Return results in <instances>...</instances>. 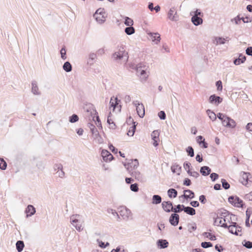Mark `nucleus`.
<instances>
[{
    "label": "nucleus",
    "instance_id": "nucleus-46",
    "mask_svg": "<svg viewBox=\"0 0 252 252\" xmlns=\"http://www.w3.org/2000/svg\"><path fill=\"white\" fill-rule=\"evenodd\" d=\"M55 174L61 178H63L65 176V173L63 171V169H61L60 170L57 171L56 172Z\"/></svg>",
    "mask_w": 252,
    "mask_h": 252
},
{
    "label": "nucleus",
    "instance_id": "nucleus-21",
    "mask_svg": "<svg viewBox=\"0 0 252 252\" xmlns=\"http://www.w3.org/2000/svg\"><path fill=\"white\" fill-rule=\"evenodd\" d=\"M184 195H182L181 197H184L185 199H187L188 198L192 199L194 197V192L189 190L187 189L185 190Z\"/></svg>",
    "mask_w": 252,
    "mask_h": 252
},
{
    "label": "nucleus",
    "instance_id": "nucleus-42",
    "mask_svg": "<svg viewBox=\"0 0 252 252\" xmlns=\"http://www.w3.org/2000/svg\"><path fill=\"white\" fill-rule=\"evenodd\" d=\"M159 132L158 130H154L151 133L152 140L159 139Z\"/></svg>",
    "mask_w": 252,
    "mask_h": 252
},
{
    "label": "nucleus",
    "instance_id": "nucleus-8",
    "mask_svg": "<svg viewBox=\"0 0 252 252\" xmlns=\"http://www.w3.org/2000/svg\"><path fill=\"white\" fill-rule=\"evenodd\" d=\"M128 172L130 174V175L135 177V178L138 181L143 182L144 181V177L143 175L138 170H132L130 169L129 167H126Z\"/></svg>",
    "mask_w": 252,
    "mask_h": 252
},
{
    "label": "nucleus",
    "instance_id": "nucleus-26",
    "mask_svg": "<svg viewBox=\"0 0 252 252\" xmlns=\"http://www.w3.org/2000/svg\"><path fill=\"white\" fill-rule=\"evenodd\" d=\"M211 169L207 166H204L200 168V172L203 176H207L209 175L211 173Z\"/></svg>",
    "mask_w": 252,
    "mask_h": 252
},
{
    "label": "nucleus",
    "instance_id": "nucleus-10",
    "mask_svg": "<svg viewBox=\"0 0 252 252\" xmlns=\"http://www.w3.org/2000/svg\"><path fill=\"white\" fill-rule=\"evenodd\" d=\"M133 104L136 107L137 114L140 118H143L145 115V108L143 104L140 103L139 101H135Z\"/></svg>",
    "mask_w": 252,
    "mask_h": 252
},
{
    "label": "nucleus",
    "instance_id": "nucleus-56",
    "mask_svg": "<svg viewBox=\"0 0 252 252\" xmlns=\"http://www.w3.org/2000/svg\"><path fill=\"white\" fill-rule=\"evenodd\" d=\"M62 169H63V166L61 163L56 164L54 165V170L56 172Z\"/></svg>",
    "mask_w": 252,
    "mask_h": 252
},
{
    "label": "nucleus",
    "instance_id": "nucleus-16",
    "mask_svg": "<svg viewBox=\"0 0 252 252\" xmlns=\"http://www.w3.org/2000/svg\"><path fill=\"white\" fill-rule=\"evenodd\" d=\"M101 156L105 161H110L113 158L112 155L108 151L103 150L101 152Z\"/></svg>",
    "mask_w": 252,
    "mask_h": 252
},
{
    "label": "nucleus",
    "instance_id": "nucleus-7",
    "mask_svg": "<svg viewBox=\"0 0 252 252\" xmlns=\"http://www.w3.org/2000/svg\"><path fill=\"white\" fill-rule=\"evenodd\" d=\"M119 213L123 218L126 220H128L129 218L132 216V213L130 210L126 207H120Z\"/></svg>",
    "mask_w": 252,
    "mask_h": 252
},
{
    "label": "nucleus",
    "instance_id": "nucleus-34",
    "mask_svg": "<svg viewBox=\"0 0 252 252\" xmlns=\"http://www.w3.org/2000/svg\"><path fill=\"white\" fill-rule=\"evenodd\" d=\"M161 202V197L158 195H154L152 198V203L154 204H159Z\"/></svg>",
    "mask_w": 252,
    "mask_h": 252
},
{
    "label": "nucleus",
    "instance_id": "nucleus-25",
    "mask_svg": "<svg viewBox=\"0 0 252 252\" xmlns=\"http://www.w3.org/2000/svg\"><path fill=\"white\" fill-rule=\"evenodd\" d=\"M183 208V210L187 214L193 216L195 214V210L190 207H185L184 205H182Z\"/></svg>",
    "mask_w": 252,
    "mask_h": 252
},
{
    "label": "nucleus",
    "instance_id": "nucleus-32",
    "mask_svg": "<svg viewBox=\"0 0 252 252\" xmlns=\"http://www.w3.org/2000/svg\"><path fill=\"white\" fill-rule=\"evenodd\" d=\"M119 101H120V100H119L117 97H115L114 99L113 97H111L110 101V107H113V110H114Z\"/></svg>",
    "mask_w": 252,
    "mask_h": 252
},
{
    "label": "nucleus",
    "instance_id": "nucleus-3",
    "mask_svg": "<svg viewBox=\"0 0 252 252\" xmlns=\"http://www.w3.org/2000/svg\"><path fill=\"white\" fill-rule=\"evenodd\" d=\"M107 15L103 8L98 9L94 14V17L96 22L100 24H103L106 21Z\"/></svg>",
    "mask_w": 252,
    "mask_h": 252
},
{
    "label": "nucleus",
    "instance_id": "nucleus-59",
    "mask_svg": "<svg viewBox=\"0 0 252 252\" xmlns=\"http://www.w3.org/2000/svg\"><path fill=\"white\" fill-rule=\"evenodd\" d=\"M107 123L110 125V128L112 129H115V124L113 122L111 119H110L109 117L107 119Z\"/></svg>",
    "mask_w": 252,
    "mask_h": 252
},
{
    "label": "nucleus",
    "instance_id": "nucleus-64",
    "mask_svg": "<svg viewBox=\"0 0 252 252\" xmlns=\"http://www.w3.org/2000/svg\"><path fill=\"white\" fill-rule=\"evenodd\" d=\"M246 53L248 55L252 56V47H248L246 50Z\"/></svg>",
    "mask_w": 252,
    "mask_h": 252
},
{
    "label": "nucleus",
    "instance_id": "nucleus-11",
    "mask_svg": "<svg viewBox=\"0 0 252 252\" xmlns=\"http://www.w3.org/2000/svg\"><path fill=\"white\" fill-rule=\"evenodd\" d=\"M232 223L233 224L228 226L227 228L229 230V232L236 235H239L238 232H241L242 230L241 227L237 225L236 222H232Z\"/></svg>",
    "mask_w": 252,
    "mask_h": 252
},
{
    "label": "nucleus",
    "instance_id": "nucleus-9",
    "mask_svg": "<svg viewBox=\"0 0 252 252\" xmlns=\"http://www.w3.org/2000/svg\"><path fill=\"white\" fill-rule=\"evenodd\" d=\"M167 17L172 21L176 22L179 20V16L175 7H172L169 9L167 14Z\"/></svg>",
    "mask_w": 252,
    "mask_h": 252
},
{
    "label": "nucleus",
    "instance_id": "nucleus-20",
    "mask_svg": "<svg viewBox=\"0 0 252 252\" xmlns=\"http://www.w3.org/2000/svg\"><path fill=\"white\" fill-rule=\"evenodd\" d=\"M26 213L27 214V217H31L35 214V209L32 205H29L26 208Z\"/></svg>",
    "mask_w": 252,
    "mask_h": 252
},
{
    "label": "nucleus",
    "instance_id": "nucleus-55",
    "mask_svg": "<svg viewBox=\"0 0 252 252\" xmlns=\"http://www.w3.org/2000/svg\"><path fill=\"white\" fill-rule=\"evenodd\" d=\"M244 242L245 243H243V245L244 247L248 249H251L252 248V242L250 241H247L246 240L244 241Z\"/></svg>",
    "mask_w": 252,
    "mask_h": 252
},
{
    "label": "nucleus",
    "instance_id": "nucleus-12",
    "mask_svg": "<svg viewBox=\"0 0 252 252\" xmlns=\"http://www.w3.org/2000/svg\"><path fill=\"white\" fill-rule=\"evenodd\" d=\"M225 219H223L222 217H219V216H218L216 218H215L214 223L215 225H220L224 228H227L228 225L225 223Z\"/></svg>",
    "mask_w": 252,
    "mask_h": 252
},
{
    "label": "nucleus",
    "instance_id": "nucleus-43",
    "mask_svg": "<svg viewBox=\"0 0 252 252\" xmlns=\"http://www.w3.org/2000/svg\"><path fill=\"white\" fill-rule=\"evenodd\" d=\"M125 24L127 26H131L133 25V21L131 18L128 17H126Z\"/></svg>",
    "mask_w": 252,
    "mask_h": 252
},
{
    "label": "nucleus",
    "instance_id": "nucleus-60",
    "mask_svg": "<svg viewBox=\"0 0 252 252\" xmlns=\"http://www.w3.org/2000/svg\"><path fill=\"white\" fill-rule=\"evenodd\" d=\"M216 85L217 87V89L218 91H221L222 89V83L221 81L219 80L216 83Z\"/></svg>",
    "mask_w": 252,
    "mask_h": 252
},
{
    "label": "nucleus",
    "instance_id": "nucleus-24",
    "mask_svg": "<svg viewBox=\"0 0 252 252\" xmlns=\"http://www.w3.org/2000/svg\"><path fill=\"white\" fill-rule=\"evenodd\" d=\"M191 22L195 26H198L202 24L203 20L200 17L192 16Z\"/></svg>",
    "mask_w": 252,
    "mask_h": 252
},
{
    "label": "nucleus",
    "instance_id": "nucleus-52",
    "mask_svg": "<svg viewBox=\"0 0 252 252\" xmlns=\"http://www.w3.org/2000/svg\"><path fill=\"white\" fill-rule=\"evenodd\" d=\"M130 189L134 192H137L139 190L138 185L136 183L131 184L130 187Z\"/></svg>",
    "mask_w": 252,
    "mask_h": 252
},
{
    "label": "nucleus",
    "instance_id": "nucleus-50",
    "mask_svg": "<svg viewBox=\"0 0 252 252\" xmlns=\"http://www.w3.org/2000/svg\"><path fill=\"white\" fill-rule=\"evenodd\" d=\"M232 22H234L235 24L239 25L241 23V18L239 17V15L236 16V17L232 19L231 20Z\"/></svg>",
    "mask_w": 252,
    "mask_h": 252
},
{
    "label": "nucleus",
    "instance_id": "nucleus-27",
    "mask_svg": "<svg viewBox=\"0 0 252 252\" xmlns=\"http://www.w3.org/2000/svg\"><path fill=\"white\" fill-rule=\"evenodd\" d=\"M246 58L245 56H244L242 54H240L239 58L238 59H235L234 61V63L235 65H239L241 63H243L246 61Z\"/></svg>",
    "mask_w": 252,
    "mask_h": 252
},
{
    "label": "nucleus",
    "instance_id": "nucleus-35",
    "mask_svg": "<svg viewBox=\"0 0 252 252\" xmlns=\"http://www.w3.org/2000/svg\"><path fill=\"white\" fill-rule=\"evenodd\" d=\"M249 175L250 174L249 173L243 172L242 174L243 181H241L243 184L246 185L247 183Z\"/></svg>",
    "mask_w": 252,
    "mask_h": 252
},
{
    "label": "nucleus",
    "instance_id": "nucleus-53",
    "mask_svg": "<svg viewBox=\"0 0 252 252\" xmlns=\"http://www.w3.org/2000/svg\"><path fill=\"white\" fill-rule=\"evenodd\" d=\"M201 246L203 248H208L212 247L213 245L210 242H204L201 243Z\"/></svg>",
    "mask_w": 252,
    "mask_h": 252
},
{
    "label": "nucleus",
    "instance_id": "nucleus-28",
    "mask_svg": "<svg viewBox=\"0 0 252 252\" xmlns=\"http://www.w3.org/2000/svg\"><path fill=\"white\" fill-rule=\"evenodd\" d=\"M96 58V54L92 52L89 55V59L88 61V63L91 65L93 64L94 63V61Z\"/></svg>",
    "mask_w": 252,
    "mask_h": 252
},
{
    "label": "nucleus",
    "instance_id": "nucleus-58",
    "mask_svg": "<svg viewBox=\"0 0 252 252\" xmlns=\"http://www.w3.org/2000/svg\"><path fill=\"white\" fill-rule=\"evenodd\" d=\"M158 116L161 120H165L166 118V114L163 111H160L158 113Z\"/></svg>",
    "mask_w": 252,
    "mask_h": 252
},
{
    "label": "nucleus",
    "instance_id": "nucleus-41",
    "mask_svg": "<svg viewBox=\"0 0 252 252\" xmlns=\"http://www.w3.org/2000/svg\"><path fill=\"white\" fill-rule=\"evenodd\" d=\"M190 15L192 16H197L200 17L203 16V14L198 9L194 11H191L190 12Z\"/></svg>",
    "mask_w": 252,
    "mask_h": 252
},
{
    "label": "nucleus",
    "instance_id": "nucleus-29",
    "mask_svg": "<svg viewBox=\"0 0 252 252\" xmlns=\"http://www.w3.org/2000/svg\"><path fill=\"white\" fill-rule=\"evenodd\" d=\"M167 194L170 198H175L177 195V191L174 189H170L167 191Z\"/></svg>",
    "mask_w": 252,
    "mask_h": 252
},
{
    "label": "nucleus",
    "instance_id": "nucleus-23",
    "mask_svg": "<svg viewBox=\"0 0 252 252\" xmlns=\"http://www.w3.org/2000/svg\"><path fill=\"white\" fill-rule=\"evenodd\" d=\"M157 245L160 249H164L168 247V242L166 240L160 239L157 242Z\"/></svg>",
    "mask_w": 252,
    "mask_h": 252
},
{
    "label": "nucleus",
    "instance_id": "nucleus-4",
    "mask_svg": "<svg viewBox=\"0 0 252 252\" xmlns=\"http://www.w3.org/2000/svg\"><path fill=\"white\" fill-rule=\"evenodd\" d=\"M80 215L75 214L70 217V221L71 223L75 227L78 231H81L83 230V222L79 219Z\"/></svg>",
    "mask_w": 252,
    "mask_h": 252
},
{
    "label": "nucleus",
    "instance_id": "nucleus-47",
    "mask_svg": "<svg viewBox=\"0 0 252 252\" xmlns=\"http://www.w3.org/2000/svg\"><path fill=\"white\" fill-rule=\"evenodd\" d=\"M6 162L3 159L0 158V168L2 170H4L6 169Z\"/></svg>",
    "mask_w": 252,
    "mask_h": 252
},
{
    "label": "nucleus",
    "instance_id": "nucleus-39",
    "mask_svg": "<svg viewBox=\"0 0 252 252\" xmlns=\"http://www.w3.org/2000/svg\"><path fill=\"white\" fill-rule=\"evenodd\" d=\"M203 235L204 237L209 238L211 241H214L216 239V236L209 232H204L203 233Z\"/></svg>",
    "mask_w": 252,
    "mask_h": 252
},
{
    "label": "nucleus",
    "instance_id": "nucleus-30",
    "mask_svg": "<svg viewBox=\"0 0 252 252\" xmlns=\"http://www.w3.org/2000/svg\"><path fill=\"white\" fill-rule=\"evenodd\" d=\"M172 171L173 173H177V175H180L181 171V167L178 164H174L171 167Z\"/></svg>",
    "mask_w": 252,
    "mask_h": 252
},
{
    "label": "nucleus",
    "instance_id": "nucleus-48",
    "mask_svg": "<svg viewBox=\"0 0 252 252\" xmlns=\"http://www.w3.org/2000/svg\"><path fill=\"white\" fill-rule=\"evenodd\" d=\"M183 205H178L176 206V207L174 208H173L172 212H174L175 214L177 213H180L182 210H183V209H182L181 207H183Z\"/></svg>",
    "mask_w": 252,
    "mask_h": 252
},
{
    "label": "nucleus",
    "instance_id": "nucleus-54",
    "mask_svg": "<svg viewBox=\"0 0 252 252\" xmlns=\"http://www.w3.org/2000/svg\"><path fill=\"white\" fill-rule=\"evenodd\" d=\"M61 58L63 60H65L66 59V50L64 47H63L61 50Z\"/></svg>",
    "mask_w": 252,
    "mask_h": 252
},
{
    "label": "nucleus",
    "instance_id": "nucleus-40",
    "mask_svg": "<svg viewBox=\"0 0 252 252\" xmlns=\"http://www.w3.org/2000/svg\"><path fill=\"white\" fill-rule=\"evenodd\" d=\"M133 123H134V125L131 126L130 127V128L127 133V134L130 136H132L134 135V133L135 131V129H136V126L135 125V122H134Z\"/></svg>",
    "mask_w": 252,
    "mask_h": 252
},
{
    "label": "nucleus",
    "instance_id": "nucleus-17",
    "mask_svg": "<svg viewBox=\"0 0 252 252\" xmlns=\"http://www.w3.org/2000/svg\"><path fill=\"white\" fill-rule=\"evenodd\" d=\"M209 100L210 103L218 105L222 102V98L220 96L213 94L210 96Z\"/></svg>",
    "mask_w": 252,
    "mask_h": 252
},
{
    "label": "nucleus",
    "instance_id": "nucleus-5",
    "mask_svg": "<svg viewBox=\"0 0 252 252\" xmlns=\"http://www.w3.org/2000/svg\"><path fill=\"white\" fill-rule=\"evenodd\" d=\"M228 201L230 203L236 207H243V200L238 197L235 196H231L228 198Z\"/></svg>",
    "mask_w": 252,
    "mask_h": 252
},
{
    "label": "nucleus",
    "instance_id": "nucleus-22",
    "mask_svg": "<svg viewBox=\"0 0 252 252\" xmlns=\"http://www.w3.org/2000/svg\"><path fill=\"white\" fill-rule=\"evenodd\" d=\"M32 92L35 95H39L40 94L36 81H32Z\"/></svg>",
    "mask_w": 252,
    "mask_h": 252
},
{
    "label": "nucleus",
    "instance_id": "nucleus-63",
    "mask_svg": "<svg viewBox=\"0 0 252 252\" xmlns=\"http://www.w3.org/2000/svg\"><path fill=\"white\" fill-rule=\"evenodd\" d=\"M199 200L200 201V202L202 204H205L207 201L205 196L204 195H200L199 196Z\"/></svg>",
    "mask_w": 252,
    "mask_h": 252
},
{
    "label": "nucleus",
    "instance_id": "nucleus-45",
    "mask_svg": "<svg viewBox=\"0 0 252 252\" xmlns=\"http://www.w3.org/2000/svg\"><path fill=\"white\" fill-rule=\"evenodd\" d=\"M186 152L188 153V155L190 157H193L194 155L193 149L191 146H189L186 149Z\"/></svg>",
    "mask_w": 252,
    "mask_h": 252
},
{
    "label": "nucleus",
    "instance_id": "nucleus-15",
    "mask_svg": "<svg viewBox=\"0 0 252 252\" xmlns=\"http://www.w3.org/2000/svg\"><path fill=\"white\" fill-rule=\"evenodd\" d=\"M149 38L153 41L155 42L156 44H158L160 40V34L158 33H148Z\"/></svg>",
    "mask_w": 252,
    "mask_h": 252
},
{
    "label": "nucleus",
    "instance_id": "nucleus-14",
    "mask_svg": "<svg viewBox=\"0 0 252 252\" xmlns=\"http://www.w3.org/2000/svg\"><path fill=\"white\" fill-rule=\"evenodd\" d=\"M125 167L126 168V167H129L130 169H132L133 171L135 170L139 165V162L137 159H135L134 160H131V162L128 163L127 164L125 163Z\"/></svg>",
    "mask_w": 252,
    "mask_h": 252
},
{
    "label": "nucleus",
    "instance_id": "nucleus-38",
    "mask_svg": "<svg viewBox=\"0 0 252 252\" xmlns=\"http://www.w3.org/2000/svg\"><path fill=\"white\" fill-rule=\"evenodd\" d=\"M95 142L98 144H101L103 142V139L99 135V133L93 136Z\"/></svg>",
    "mask_w": 252,
    "mask_h": 252
},
{
    "label": "nucleus",
    "instance_id": "nucleus-6",
    "mask_svg": "<svg viewBox=\"0 0 252 252\" xmlns=\"http://www.w3.org/2000/svg\"><path fill=\"white\" fill-rule=\"evenodd\" d=\"M221 123L223 126L227 127L234 128L236 125L235 121L227 116L224 117Z\"/></svg>",
    "mask_w": 252,
    "mask_h": 252
},
{
    "label": "nucleus",
    "instance_id": "nucleus-13",
    "mask_svg": "<svg viewBox=\"0 0 252 252\" xmlns=\"http://www.w3.org/2000/svg\"><path fill=\"white\" fill-rule=\"evenodd\" d=\"M179 216L177 214H172L169 218V222L172 225L177 226L179 223Z\"/></svg>",
    "mask_w": 252,
    "mask_h": 252
},
{
    "label": "nucleus",
    "instance_id": "nucleus-36",
    "mask_svg": "<svg viewBox=\"0 0 252 252\" xmlns=\"http://www.w3.org/2000/svg\"><path fill=\"white\" fill-rule=\"evenodd\" d=\"M125 32L127 35H131L135 32V29L132 26H128L125 29Z\"/></svg>",
    "mask_w": 252,
    "mask_h": 252
},
{
    "label": "nucleus",
    "instance_id": "nucleus-61",
    "mask_svg": "<svg viewBox=\"0 0 252 252\" xmlns=\"http://www.w3.org/2000/svg\"><path fill=\"white\" fill-rule=\"evenodd\" d=\"M219 177L218 174L215 173H213L211 174L210 175V178L212 181H215L216 180H217Z\"/></svg>",
    "mask_w": 252,
    "mask_h": 252
},
{
    "label": "nucleus",
    "instance_id": "nucleus-18",
    "mask_svg": "<svg viewBox=\"0 0 252 252\" xmlns=\"http://www.w3.org/2000/svg\"><path fill=\"white\" fill-rule=\"evenodd\" d=\"M162 207L163 209L166 212L172 211L173 208L172 203L170 201H163Z\"/></svg>",
    "mask_w": 252,
    "mask_h": 252
},
{
    "label": "nucleus",
    "instance_id": "nucleus-62",
    "mask_svg": "<svg viewBox=\"0 0 252 252\" xmlns=\"http://www.w3.org/2000/svg\"><path fill=\"white\" fill-rule=\"evenodd\" d=\"M191 166V164L190 162L188 161H186L184 163V167L187 171L188 170H189L190 167Z\"/></svg>",
    "mask_w": 252,
    "mask_h": 252
},
{
    "label": "nucleus",
    "instance_id": "nucleus-2",
    "mask_svg": "<svg viewBox=\"0 0 252 252\" xmlns=\"http://www.w3.org/2000/svg\"><path fill=\"white\" fill-rule=\"evenodd\" d=\"M147 66L143 63L137 65L136 71L137 74L139 76L141 80L145 81L148 77V72L147 71Z\"/></svg>",
    "mask_w": 252,
    "mask_h": 252
},
{
    "label": "nucleus",
    "instance_id": "nucleus-44",
    "mask_svg": "<svg viewBox=\"0 0 252 252\" xmlns=\"http://www.w3.org/2000/svg\"><path fill=\"white\" fill-rule=\"evenodd\" d=\"M79 120L78 116L76 114H73L69 117V121L70 123H73L77 122Z\"/></svg>",
    "mask_w": 252,
    "mask_h": 252
},
{
    "label": "nucleus",
    "instance_id": "nucleus-1",
    "mask_svg": "<svg viewBox=\"0 0 252 252\" xmlns=\"http://www.w3.org/2000/svg\"><path fill=\"white\" fill-rule=\"evenodd\" d=\"M112 59L115 62L126 63L128 61V53L126 51V47L124 45H118L112 55Z\"/></svg>",
    "mask_w": 252,
    "mask_h": 252
},
{
    "label": "nucleus",
    "instance_id": "nucleus-57",
    "mask_svg": "<svg viewBox=\"0 0 252 252\" xmlns=\"http://www.w3.org/2000/svg\"><path fill=\"white\" fill-rule=\"evenodd\" d=\"M218 214H220L219 217H222L223 219H225L228 215V212L226 210H223V212L220 211V212L218 213Z\"/></svg>",
    "mask_w": 252,
    "mask_h": 252
},
{
    "label": "nucleus",
    "instance_id": "nucleus-33",
    "mask_svg": "<svg viewBox=\"0 0 252 252\" xmlns=\"http://www.w3.org/2000/svg\"><path fill=\"white\" fill-rule=\"evenodd\" d=\"M63 68L66 72H70L72 70V65L69 62H66L64 63Z\"/></svg>",
    "mask_w": 252,
    "mask_h": 252
},
{
    "label": "nucleus",
    "instance_id": "nucleus-49",
    "mask_svg": "<svg viewBox=\"0 0 252 252\" xmlns=\"http://www.w3.org/2000/svg\"><path fill=\"white\" fill-rule=\"evenodd\" d=\"M222 186L225 189H227L230 188V185L225 179H221Z\"/></svg>",
    "mask_w": 252,
    "mask_h": 252
},
{
    "label": "nucleus",
    "instance_id": "nucleus-37",
    "mask_svg": "<svg viewBox=\"0 0 252 252\" xmlns=\"http://www.w3.org/2000/svg\"><path fill=\"white\" fill-rule=\"evenodd\" d=\"M206 112L211 120L213 121L216 120L217 116L214 112L210 110H207Z\"/></svg>",
    "mask_w": 252,
    "mask_h": 252
},
{
    "label": "nucleus",
    "instance_id": "nucleus-31",
    "mask_svg": "<svg viewBox=\"0 0 252 252\" xmlns=\"http://www.w3.org/2000/svg\"><path fill=\"white\" fill-rule=\"evenodd\" d=\"M24 246L25 245L23 241L19 240L16 242V247L18 252H22Z\"/></svg>",
    "mask_w": 252,
    "mask_h": 252
},
{
    "label": "nucleus",
    "instance_id": "nucleus-51",
    "mask_svg": "<svg viewBox=\"0 0 252 252\" xmlns=\"http://www.w3.org/2000/svg\"><path fill=\"white\" fill-rule=\"evenodd\" d=\"M187 172L189 175H190L195 178H197L199 176V174L197 172H196V171L191 172L190 171V170H188Z\"/></svg>",
    "mask_w": 252,
    "mask_h": 252
},
{
    "label": "nucleus",
    "instance_id": "nucleus-19",
    "mask_svg": "<svg viewBox=\"0 0 252 252\" xmlns=\"http://www.w3.org/2000/svg\"><path fill=\"white\" fill-rule=\"evenodd\" d=\"M229 38L226 37V38H223L221 37H215L213 40V43L216 45L224 44L225 41H229Z\"/></svg>",
    "mask_w": 252,
    "mask_h": 252
}]
</instances>
